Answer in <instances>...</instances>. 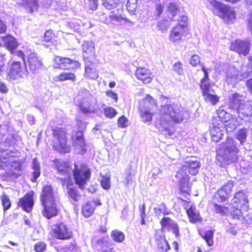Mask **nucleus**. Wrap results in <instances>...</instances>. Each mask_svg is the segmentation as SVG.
I'll return each mask as SVG.
<instances>
[{
  "label": "nucleus",
  "mask_w": 252,
  "mask_h": 252,
  "mask_svg": "<svg viewBox=\"0 0 252 252\" xmlns=\"http://www.w3.org/2000/svg\"><path fill=\"white\" fill-rule=\"evenodd\" d=\"M29 74V71L25 66L22 67L19 62L13 61L10 65V68L7 73V80L10 81H16L21 82L27 78Z\"/></svg>",
  "instance_id": "11"
},
{
  "label": "nucleus",
  "mask_w": 252,
  "mask_h": 252,
  "mask_svg": "<svg viewBox=\"0 0 252 252\" xmlns=\"http://www.w3.org/2000/svg\"><path fill=\"white\" fill-rule=\"evenodd\" d=\"M158 211H160V213H162L163 214H168L169 213V211L167 209L166 206L164 204L162 203L159 206L158 208H155V211L156 214L158 213Z\"/></svg>",
  "instance_id": "58"
},
{
  "label": "nucleus",
  "mask_w": 252,
  "mask_h": 252,
  "mask_svg": "<svg viewBox=\"0 0 252 252\" xmlns=\"http://www.w3.org/2000/svg\"><path fill=\"white\" fill-rule=\"evenodd\" d=\"M83 57L85 62L90 61L95 55V48L92 41H86L82 44Z\"/></svg>",
  "instance_id": "19"
},
{
  "label": "nucleus",
  "mask_w": 252,
  "mask_h": 252,
  "mask_svg": "<svg viewBox=\"0 0 252 252\" xmlns=\"http://www.w3.org/2000/svg\"><path fill=\"white\" fill-rule=\"evenodd\" d=\"M104 114L106 117L112 119L117 115V111L111 107L107 106L104 108Z\"/></svg>",
  "instance_id": "46"
},
{
  "label": "nucleus",
  "mask_w": 252,
  "mask_h": 252,
  "mask_svg": "<svg viewBox=\"0 0 252 252\" xmlns=\"http://www.w3.org/2000/svg\"><path fill=\"white\" fill-rule=\"evenodd\" d=\"M106 94L107 96L114 99L115 102H116L117 101L118 95L115 93L113 92L112 90H108L106 91Z\"/></svg>",
  "instance_id": "63"
},
{
  "label": "nucleus",
  "mask_w": 252,
  "mask_h": 252,
  "mask_svg": "<svg viewBox=\"0 0 252 252\" xmlns=\"http://www.w3.org/2000/svg\"><path fill=\"white\" fill-rule=\"evenodd\" d=\"M244 102L242 95L238 93H234L229 96L228 104L230 108L237 110Z\"/></svg>",
  "instance_id": "24"
},
{
  "label": "nucleus",
  "mask_w": 252,
  "mask_h": 252,
  "mask_svg": "<svg viewBox=\"0 0 252 252\" xmlns=\"http://www.w3.org/2000/svg\"><path fill=\"white\" fill-rule=\"evenodd\" d=\"M200 62V57L197 55H193L190 60V63L193 66H196L199 64Z\"/></svg>",
  "instance_id": "60"
},
{
  "label": "nucleus",
  "mask_w": 252,
  "mask_h": 252,
  "mask_svg": "<svg viewBox=\"0 0 252 252\" xmlns=\"http://www.w3.org/2000/svg\"><path fill=\"white\" fill-rule=\"evenodd\" d=\"M32 168L33 169V178L32 179V181L35 182L40 174L39 164L35 158L32 161Z\"/></svg>",
  "instance_id": "43"
},
{
  "label": "nucleus",
  "mask_w": 252,
  "mask_h": 252,
  "mask_svg": "<svg viewBox=\"0 0 252 252\" xmlns=\"http://www.w3.org/2000/svg\"><path fill=\"white\" fill-rule=\"evenodd\" d=\"M95 208L92 202L89 201L86 203L82 207V214L86 217H89L94 213Z\"/></svg>",
  "instance_id": "37"
},
{
  "label": "nucleus",
  "mask_w": 252,
  "mask_h": 252,
  "mask_svg": "<svg viewBox=\"0 0 252 252\" xmlns=\"http://www.w3.org/2000/svg\"><path fill=\"white\" fill-rule=\"evenodd\" d=\"M56 166L58 172L63 176L60 177L62 180L65 181L69 179L71 173H73L76 185L81 189H85L91 175L89 168L85 165H71L69 163L63 161L58 162Z\"/></svg>",
  "instance_id": "2"
},
{
  "label": "nucleus",
  "mask_w": 252,
  "mask_h": 252,
  "mask_svg": "<svg viewBox=\"0 0 252 252\" xmlns=\"http://www.w3.org/2000/svg\"><path fill=\"white\" fill-rule=\"evenodd\" d=\"M102 5L107 9H115L119 6L120 0H102Z\"/></svg>",
  "instance_id": "42"
},
{
  "label": "nucleus",
  "mask_w": 252,
  "mask_h": 252,
  "mask_svg": "<svg viewBox=\"0 0 252 252\" xmlns=\"http://www.w3.org/2000/svg\"><path fill=\"white\" fill-rule=\"evenodd\" d=\"M111 236L115 242L122 243L125 240L124 234L119 230H113L111 232Z\"/></svg>",
  "instance_id": "44"
},
{
  "label": "nucleus",
  "mask_w": 252,
  "mask_h": 252,
  "mask_svg": "<svg viewBox=\"0 0 252 252\" xmlns=\"http://www.w3.org/2000/svg\"><path fill=\"white\" fill-rule=\"evenodd\" d=\"M184 31L181 26L174 27L170 32L169 40L172 42L180 41L184 34Z\"/></svg>",
  "instance_id": "28"
},
{
  "label": "nucleus",
  "mask_w": 252,
  "mask_h": 252,
  "mask_svg": "<svg viewBox=\"0 0 252 252\" xmlns=\"http://www.w3.org/2000/svg\"><path fill=\"white\" fill-rule=\"evenodd\" d=\"M213 7V12L225 22L231 23L236 18L234 9L216 0H208Z\"/></svg>",
  "instance_id": "7"
},
{
  "label": "nucleus",
  "mask_w": 252,
  "mask_h": 252,
  "mask_svg": "<svg viewBox=\"0 0 252 252\" xmlns=\"http://www.w3.org/2000/svg\"><path fill=\"white\" fill-rule=\"evenodd\" d=\"M118 125L119 127L125 128L128 126V120L125 116H122L118 119Z\"/></svg>",
  "instance_id": "53"
},
{
  "label": "nucleus",
  "mask_w": 252,
  "mask_h": 252,
  "mask_svg": "<svg viewBox=\"0 0 252 252\" xmlns=\"http://www.w3.org/2000/svg\"><path fill=\"white\" fill-rule=\"evenodd\" d=\"M24 63L29 71V74L30 72L36 73L42 65L41 59L34 53H31L28 55Z\"/></svg>",
  "instance_id": "13"
},
{
  "label": "nucleus",
  "mask_w": 252,
  "mask_h": 252,
  "mask_svg": "<svg viewBox=\"0 0 252 252\" xmlns=\"http://www.w3.org/2000/svg\"><path fill=\"white\" fill-rule=\"evenodd\" d=\"M40 201L43 207L42 215L48 219L56 216L58 213L55 197L50 186L43 187L40 195Z\"/></svg>",
  "instance_id": "5"
},
{
  "label": "nucleus",
  "mask_w": 252,
  "mask_h": 252,
  "mask_svg": "<svg viewBox=\"0 0 252 252\" xmlns=\"http://www.w3.org/2000/svg\"><path fill=\"white\" fill-rule=\"evenodd\" d=\"M1 201L3 207V209L4 211H6L10 207L11 203L9 199L8 198V196L6 195L3 194L2 195Z\"/></svg>",
  "instance_id": "50"
},
{
  "label": "nucleus",
  "mask_w": 252,
  "mask_h": 252,
  "mask_svg": "<svg viewBox=\"0 0 252 252\" xmlns=\"http://www.w3.org/2000/svg\"><path fill=\"white\" fill-rule=\"evenodd\" d=\"M158 106L157 101L152 96L147 94L139 102V109L152 110Z\"/></svg>",
  "instance_id": "23"
},
{
  "label": "nucleus",
  "mask_w": 252,
  "mask_h": 252,
  "mask_svg": "<svg viewBox=\"0 0 252 252\" xmlns=\"http://www.w3.org/2000/svg\"><path fill=\"white\" fill-rule=\"evenodd\" d=\"M146 205L143 203L142 205H140L139 207V210L140 213L141 217H146V214L145 212Z\"/></svg>",
  "instance_id": "64"
},
{
  "label": "nucleus",
  "mask_w": 252,
  "mask_h": 252,
  "mask_svg": "<svg viewBox=\"0 0 252 252\" xmlns=\"http://www.w3.org/2000/svg\"><path fill=\"white\" fill-rule=\"evenodd\" d=\"M110 177L107 176H103L101 181L102 187L105 189H108L110 187Z\"/></svg>",
  "instance_id": "48"
},
{
  "label": "nucleus",
  "mask_w": 252,
  "mask_h": 252,
  "mask_svg": "<svg viewBox=\"0 0 252 252\" xmlns=\"http://www.w3.org/2000/svg\"><path fill=\"white\" fill-rule=\"evenodd\" d=\"M66 133L63 128L58 127L53 130V147L61 153H68L70 150V147L67 145Z\"/></svg>",
  "instance_id": "9"
},
{
  "label": "nucleus",
  "mask_w": 252,
  "mask_h": 252,
  "mask_svg": "<svg viewBox=\"0 0 252 252\" xmlns=\"http://www.w3.org/2000/svg\"><path fill=\"white\" fill-rule=\"evenodd\" d=\"M184 117L183 109L174 105H165L161 107L156 126L166 136H171L174 132L173 122L180 123Z\"/></svg>",
  "instance_id": "1"
},
{
  "label": "nucleus",
  "mask_w": 252,
  "mask_h": 252,
  "mask_svg": "<svg viewBox=\"0 0 252 252\" xmlns=\"http://www.w3.org/2000/svg\"><path fill=\"white\" fill-rule=\"evenodd\" d=\"M160 223L163 227L171 229L176 237L179 236V229L177 224L169 218H163L161 220Z\"/></svg>",
  "instance_id": "29"
},
{
  "label": "nucleus",
  "mask_w": 252,
  "mask_h": 252,
  "mask_svg": "<svg viewBox=\"0 0 252 252\" xmlns=\"http://www.w3.org/2000/svg\"><path fill=\"white\" fill-rule=\"evenodd\" d=\"M214 207L216 212L222 215L227 214L229 212L228 209L226 207L216 204H214Z\"/></svg>",
  "instance_id": "47"
},
{
  "label": "nucleus",
  "mask_w": 252,
  "mask_h": 252,
  "mask_svg": "<svg viewBox=\"0 0 252 252\" xmlns=\"http://www.w3.org/2000/svg\"><path fill=\"white\" fill-rule=\"evenodd\" d=\"M80 66V64L78 62L70 59L68 69H75L79 67Z\"/></svg>",
  "instance_id": "62"
},
{
  "label": "nucleus",
  "mask_w": 252,
  "mask_h": 252,
  "mask_svg": "<svg viewBox=\"0 0 252 252\" xmlns=\"http://www.w3.org/2000/svg\"><path fill=\"white\" fill-rule=\"evenodd\" d=\"M188 22V18L186 16L182 15L180 17L179 19V25L177 26H181L184 31L185 30L186 28L187 27Z\"/></svg>",
  "instance_id": "51"
},
{
  "label": "nucleus",
  "mask_w": 252,
  "mask_h": 252,
  "mask_svg": "<svg viewBox=\"0 0 252 252\" xmlns=\"http://www.w3.org/2000/svg\"><path fill=\"white\" fill-rule=\"evenodd\" d=\"M249 60L248 67H243V73L241 76L238 75V71L235 67L231 66L228 68L226 78L228 83L234 85L241 79L248 76V75L252 72V57H250Z\"/></svg>",
  "instance_id": "8"
},
{
  "label": "nucleus",
  "mask_w": 252,
  "mask_h": 252,
  "mask_svg": "<svg viewBox=\"0 0 252 252\" xmlns=\"http://www.w3.org/2000/svg\"><path fill=\"white\" fill-rule=\"evenodd\" d=\"M46 248V245L44 243L36 244L34 246V250L36 252H42Z\"/></svg>",
  "instance_id": "61"
},
{
  "label": "nucleus",
  "mask_w": 252,
  "mask_h": 252,
  "mask_svg": "<svg viewBox=\"0 0 252 252\" xmlns=\"http://www.w3.org/2000/svg\"><path fill=\"white\" fill-rule=\"evenodd\" d=\"M137 78L144 84H149L151 82L153 77L150 70L145 67H138L135 71Z\"/></svg>",
  "instance_id": "21"
},
{
  "label": "nucleus",
  "mask_w": 252,
  "mask_h": 252,
  "mask_svg": "<svg viewBox=\"0 0 252 252\" xmlns=\"http://www.w3.org/2000/svg\"><path fill=\"white\" fill-rule=\"evenodd\" d=\"M202 70L204 73V77L201 80L200 84V88L202 91L203 95L206 101L211 102L213 104H215L218 101L219 98L217 95L211 94L208 69L204 66H202Z\"/></svg>",
  "instance_id": "12"
},
{
  "label": "nucleus",
  "mask_w": 252,
  "mask_h": 252,
  "mask_svg": "<svg viewBox=\"0 0 252 252\" xmlns=\"http://www.w3.org/2000/svg\"><path fill=\"white\" fill-rule=\"evenodd\" d=\"M86 67H85V76L91 79H96L98 77L97 72L95 69L93 68L90 65L92 63L90 61L85 62Z\"/></svg>",
  "instance_id": "31"
},
{
  "label": "nucleus",
  "mask_w": 252,
  "mask_h": 252,
  "mask_svg": "<svg viewBox=\"0 0 252 252\" xmlns=\"http://www.w3.org/2000/svg\"><path fill=\"white\" fill-rule=\"evenodd\" d=\"M223 125V128H225V130L227 132H232L234 130L237 126V123L236 119L234 118H231L228 121L225 122L222 124Z\"/></svg>",
  "instance_id": "39"
},
{
  "label": "nucleus",
  "mask_w": 252,
  "mask_h": 252,
  "mask_svg": "<svg viewBox=\"0 0 252 252\" xmlns=\"http://www.w3.org/2000/svg\"><path fill=\"white\" fill-rule=\"evenodd\" d=\"M77 125L79 130L72 135V140L74 147L81 154L86 151V143L83 137V130L85 129L87 124L85 122L77 120Z\"/></svg>",
  "instance_id": "10"
},
{
  "label": "nucleus",
  "mask_w": 252,
  "mask_h": 252,
  "mask_svg": "<svg viewBox=\"0 0 252 252\" xmlns=\"http://www.w3.org/2000/svg\"><path fill=\"white\" fill-rule=\"evenodd\" d=\"M137 0H128L126 3V7L128 10H133L136 8V2Z\"/></svg>",
  "instance_id": "59"
},
{
  "label": "nucleus",
  "mask_w": 252,
  "mask_h": 252,
  "mask_svg": "<svg viewBox=\"0 0 252 252\" xmlns=\"http://www.w3.org/2000/svg\"><path fill=\"white\" fill-rule=\"evenodd\" d=\"M200 167V162L195 158L189 159L183 163L176 175L182 193L189 194L190 192L189 176L187 172L191 175H196L198 173Z\"/></svg>",
  "instance_id": "3"
},
{
  "label": "nucleus",
  "mask_w": 252,
  "mask_h": 252,
  "mask_svg": "<svg viewBox=\"0 0 252 252\" xmlns=\"http://www.w3.org/2000/svg\"><path fill=\"white\" fill-rule=\"evenodd\" d=\"M229 194L221 189L218 190L216 196L218 195L221 201L226 200L229 196Z\"/></svg>",
  "instance_id": "52"
},
{
  "label": "nucleus",
  "mask_w": 252,
  "mask_h": 252,
  "mask_svg": "<svg viewBox=\"0 0 252 252\" xmlns=\"http://www.w3.org/2000/svg\"><path fill=\"white\" fill-rule=\"evenodd\" d=\"M222 123H217V121H213V126L211 128L210 133L212 140L217 142L220 140L223 135V126Z\"/></svg>",
  "instance_id": "18"
},
{
  "label": "nucleus",
  "mask_w": 252,
  "mask_h": 252,
  "mask_svg": "<svg viewBox=\"0 0 252 252\" xmlns=\"http://www.w3.org/2000/svg\"><path fill=\"white\" fill-rule=\"evenodd\" d=\"M2 38V42H4L5 46L10 51L11 53H13V51L18 46L16 39L11 36H7Z\"/></svg>",
  "instance_id": "32"
},
{
  "label": "nucleus",
  "mask_w": 252,
  "mask_h": 252,
  "mask_svg": "<svg viewBox=\"0 0 252 252\" xmlns=\"http://www.w3.org/2000/svg\"><path fill=\"white\" fill-rule=\"evenodd\" d=\"M233 203L235 205L243 207V211H248V201L247 194L243 191H240L237 192L233 199Z\"/></svg>",
  "instance_id": "22"
},
{
  "label": "nucleus",
  "mask_w": 252,
  "mask_h": 252,
  "mask_svg": "<svg viewBox=\"0 0 252 252\" xmlns=\"http://www.w3.org/2000/svg\"><path fill=\"white\" fill-rule=\"evenodd\" d=\"M156 242L159 252H167L170 250V246L162 234L157 235Z\"/></svg>",
  "instance_id": "26"
},
{
  "label": "nucleus",
  "mask_w": 252,
  "mask_h": 252,
  "mask_svg": "<svg viewBox=\"0 0 252 252\" xmlns=\"http://www.w3.org/2000/svg\"><path fill=\"white\" fill-rule=\"evenodd\" d=\"M67 194L69 198L73 201L77 202L81 198V195L75 188H68Z\"/></svg>",
  "instance_id": "41"
},
{
  "label": "nucleus",
  "mask_w": 252,
  "mask_h": 252,
  "mask_svg": "<svg viewBox=\"0 0 252 252\" xmlns=\"http://www.w3.org/2000/svg\"><path fill=\"white\" fill-rule=\"evenodd\" d=\"M23 4L30 13L36 11L38 7L37 0H23Z\"/></svg>",
  "instance_id": "35"
},
{
  "label": "nucleus",
  "mask_w": 252,
  "mask_h": 252,
  "mask_svg": "<svg viewBox=\"0 0 252 252\" xmlns=\"http://www.w3.org/2000/svg\"><path fill=\"white\" fill-rule=\"evenodd\" d=\"M173 69V70L179 75H181L183 73L182 64L180 62H178L174 63Z\"/></svg>",
  "instance_id": "54"
},
{
  "label": "nucleus",
  "mask_w": 252,
  "mask_h": 252,
  "mask_svg": "<svg viewBox=\"0 0 252 252\" xmlns=\"http://www.w3.org/2000/svg\"><path fill=\"white\" fill-rule=\"evenodd\" d=\"M19 204L25 211L30 212L33 205V192L27 193L20 200Z\"/></svg>",
  "instance_id": "25"
},
{
  "label": "nucleus",
  "mask_w": 252,
  "mask_h": 252,
  "mask_svg": "<svg viewBox=\"0 0 252 252\" xmlns=\"http://www.w3.org/2000/svg\"><path fill=\"white\" fill-rule=\"evenodd\" d=\"M230 48L239 54L246 56L248 54L251 48L250 43L248 41L236 40L231 43Z\"/></svg>",
  "instance_id": "15"
},
{
  "label": "nucleus",
  "mask_w": 252,
  "mask_h": 252,
  "mask_svg": "<svg viewBox=\"0 0 252 252\" xmlns=\"http://www.w3.org/2000/svg\"><path fill=\"white\" fill-rule=\"evenodd\" d=\"M98 244H100L101 247V250L103 252H112L111 248H106L108 245V243L103 239H100L97 241Z\"/></svg>",
  "instance_id": "49"
},
{
  "label": "nucleus",
  "mask_w": 252,
  "mask_h": 252,
  "mask_svg": "<svg viewBox=\"0 0 252 252\" xmlns=\"http://www.w3.org/2000/svg\"><path fill=\"white\" fill-rule=\"evenodd\" d=\"M139 110L142 121L145 123H150L152 121L154 113L149 110L139 109Z\"/></svg>",
  "instance_id": "36"
},
{
  "label": "nucleus",
  "mask_w": 252,
  "mask_h": 252,
  "mask_svg": "<svg viewBox=\"0 0 252 252\" xmlns=\"http://www.w3.org/2000/svg\"><path fill=\"white\" fill-rule=\"evenodd\" d=\"M187 213L190 221L192 222H196L200 219V216L195 208L191 207L187 210Z\"/></svg>",
  "instance_id": "40"
},
{
  "label": "nucleus",
  "mask_w": 252,
  "mask_h": 252,
  "mask_svg": "<svg viewBox=\"0 0 252 252\" xmlns=\"http://www.w3.org/2000/svg\"><path fill=\"white\" fill-rule=\"evenodd\" d=\"M81 110L84 113H94L98 110L96 99L92 96L84 98L80 104Z\"/></svg>",
  "instance_id": "14"
},
{
  "label": "nucleus",
  "mask_w": 252,
  "mask_h": 252,
  "mask_svg": "<svg viewBox=\"0 0 252 252\" xmlns=\"http://www.w3.org/2000/svg\"><path fill=\"white\" fill-rule=\"evenodd\" d=\"M122 9L120 8H117L116 9L113 10L109 14V19H106L103 22L107 24L110 23L121 24L123 22L127 21V19L123 16L122 14Z\"/></svg>",
  "instance_id": "17"
},
{
  "label": "nucleus",
  "mask_w": 252,
  "mask_h": 252,
  "mask_svg": "<svg viewBox=\"0 0 252 252\" xmlns=\"http://www.w3.org/2000/svg\"><path fill=\"white\" fill-rule=\"evenodd\" d=\"M213 235L214 232L209 230L205 232L204 235L202 236L203 238L206 241L209 246H212L214 244Z\"/></svg>",
  "instance_id": "45"
},
{
  "label": "nucleus",
  "mask_w": 252,
  "mask_h": 252,
  "mask_svg": "<svg viewBox=\"0 0 252 252\" xmlns=\"http://www.w3.org/2000/svg\"><path fill=\"white\" fill-rule=\"evenodd\" d=\"M247 212L246 210L243 211V207L234 205V209L230 211V214L233 219L239 220L241 217L247 216Z\"/></svg>",
  "instance_id": "34"
},
{
  "label": "nucleus",
  "mask_w": 252,
  "mask_h": 252,
  "mask_svg": "<svg viewBox=\"0 0 252 252\" xmlns=\"http://www.w3.org/2000/svg\"><path fill=\"white\" fill-rule=\"evenodd\" d=\"M247 133L248 131L246 128L239 129L236 132V138L239 141L242 145H244L247 140Z\"/></svg>",
  "instance_id": "38"
},
{
  "label": "nucleus",
  "mask_w": 252,
  "mask_h": 252,
  "mask_svg": "<svg viewBox=\"0 0 252 252\" xmlns=\"http://www.w3.org/2000/svg\"><path fill=\"white\" fill-rule=\"evenodd\" d=\"M70 59L68 58H62L56 56L54 59V66L62 69H68Z\"/></svg>",
  "instance_id": "27"
},
{
  "label": "nucleus",
  "mask_w": 252,
  "mask_h": 252,
  "mask_svg": "<svg viewBox=\"0 0 252 252\" xmlns=\"http://www.w3.org/2000/svg\"><path fill=\"white\" fill-rule=\"evenodd\" d=\"M168 12L171 14L172 16L176 14L177 11V7L175 4L170 3L168 4L167 7Z\"/></svg>",
  "instance_id": "57"
},
{
  "label": "nucleus",
  "mask_w": 252,
  "mask_h": 252,
  "mask_svg": "<svg viewBox=\"0 0 252 252\" xmlns=\"http://www.w3.org/2000/svg\"><path fill=\"white\" fill-rule=\"evenodd\" d=\"M237 111L241 119H246V121L252 120V105L249 102H244Z\"/></svg>",
  "instance_id": "20"
},
{
  "label": "nucleus",
  "mask_w": 252,
  "mask_h": 252,
  "mask_svg": "<svg viewBox=\"0 0 252 252\" xmlns=\"http://www.w3.org/2000/svg\"><path fill=\"white\" fill-rule=\"evenodd\" d=\"M54 236L59 239H67L71 237V233L63 223L56 224L52 228Z\"/></svg>",
  "instance_id": "16"
},
{
  "label": "nucleus",
  "mask_w": 252,
  "mask_h": 252,
  "mask_svg": "<svg viewBox=\"0 0 252 252\" xmlns=\"http://www.w3.org/2000/svg\"><path fill=\"white\" fill-rule=\"evenodd\" d=\"M21 164L17 158L9 155L8 151L0 152V169H3L9 175H16L21 169Z\"/></svg>",
  "instance_id": "6"
},
{
  "label": "nucleus",
  "mask_w": 252,
  "mask_h": 252,
  "mask_svg": "<svg viewBox=\"0 0 252 252\" xmlns=\"http://www.w3.org/2000/svg\"><path fill=\"white\" fill-rule=\"evenodd\" d=\"M239 152V150L237 147L234 140L232 138H228L218 151L217 159L221 164H229L238 159Z\"/></svg>",
  "instance_id": "4"
},
{
  "label": "nucleus",
  "mask_w": 252,
  "mask_h": 252,
  "mask_svg": "<svg viewBox=\"0 0 252 252\" xmlns=\"http://www.w3.org/2000/svg\"><path fill=\"white\" fill-rule=\"evenodd\" d=\"M217 115L218 117L214 119L213 121H217V123H222V124H223L232 118L230 114L227 113L221 108L218 110Z\"/></svg>",
  "instance_id": "30"
},
{
  "label": "nucleus",
  "mask_w": 252,
  "mask_h": 252,
  "mask_svg": "<svg viewBox=\"0 0 252 252\" xmlns=\"http://www.w3.org/2000/svg\"><path fill=\"white\" fill-rule=\"evenodd\" d=\"M5 61L4 55L0 54V76H1L5 72Z\"/></svg>",
  "instance_id": "55"
},
{
  "label": "nucleus",
  "mask_w": 252,
  "mask_h": 252,
  "mask_svg": "<svg viewBox=\"0 0 252 252\" xmlns=\"http://www.w3.org/2000/svg\"><path fill=\"white\" fill-rule=\"evenodd\" d=\"M233 187V182L232 181H228L224 184L220 189L224 190L227 193L229 194L231 192L232 189Z\"/></svg>",
  "instance_id": "56"
},
{
  "label": "nucleus",
  "mask_w": 252,
  "mask_h": 252,
  "mask_svg": "<svg viewBox=\"0 0 252 252\" xmlns=\"http://www.w3.org/2000/svg\"><path fill=\"white\" fill-rule=\"evenodd\" d=\"M75 80L76 76L74 73L66 72H63L54 78L55 81H64L65 80L74 81Z\"/></svg>",
  "instance_id": "33"
}]
</instances>
